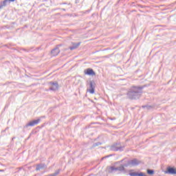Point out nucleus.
<instances>
[{"label":"nucleus","instance_id":"obj_1","mask_svg":"<svg viewBox=\"0 0 176 176\" xmlns=\"http://www.w3.org/2000/svg\"><path fill=\"white\" fill-rule=\"evenodd\" d=\"M142 90H144V86H133L126 93L127 98L129 100H138L142 96Z\"/></svg>","mask_w":176,"mask_h":176},{"label":"nucleus","instance_id":"obj_2","mask_svg":"<svg viewBox=\"0 0 176 176\" xmlns=\"http://www.w3.org/2000/svg\"><path fill=\"white\" fill-rule=\"evenodd\" d=\"M87 91H89L90 94H94L96 91V82L94 80L87 81Z\"/></svg>","mask_w":176,"mask_h":176},{"label":"nucleus","instance_id":"obj_3","mask_svg":"<svg viewBox=\"0 0 176 176\" xmlns=\"http://www.w3.org/2000/svg\"><path fill=\"white\" fill-rule=\"evenodd\" d=\"M123 148L124 146H122L120 145V143L117 142L111 145L109 148V150L113 151V152H118V151H119L120 152H123Z\"/></svg>","mask_w":176,"mask_h":176},{"label":"nucleus","instance_id":"obj_4","mask_svg":"<svg viewBox=\"0 0 176 176\" xmlns=\"http://www.w3.org/2000/svg\"><path fill=\"white\" fill-rule=\"evenodd\" d=\"M110 170L111 171H120L122 174H126V168L122 164H120L118 167L111 166Z\"/></svg>","mask_w":176,"mask_h":176},{"label":"nucleus","instance_id":"obj_5","mask_svg":"<svg viewBox=\"0 0 176 176\" xmlns=\"http://www.w3.org/2000/svg\"><path fill=\"white\" fill-rule=\"evenodd\" d=\"M41 122V119H37V120H34L32 121H30L29 123L26 124L25 125V129L27 127H34V126H36V124H39V122Z\"/></svg>","mask_w":176,"mask_h":176},{"label":"nucleus","instance_id":"obj_6","mask_svg":"<svg viewBox=\"0 0 176 176\" xmlns=\"http://www.w3.org/2000/svg\"><path fill=\"white\" fill-rule=\"evenodd\" d=\"M50 90H52V91H56V90H58V82H50Z\"/></svg>","mask_w":176,"mask_h":176},{"label":"nucleus","instance_id":"obj_7","mask_svg":"<svg viewBox=\"0 0 176 176\" xmlns=\"http://www.w3.org/2000/svg\"><path fill=\"white\" fill-rule=\"evenodd\" d=\"M16 0H4L0 2V10L3 9V8L10 5V2H14Z\"/></svg>","mask_w":176,"mask_h":176},{"label":"nucleus","instance_id":"obj_8","mask_svg":"<svg viewBox=\"0 0 176 176\" xmlns=\"http://www.w3.org/2000/svg\"><path fill=\"white\" fill-rule=\"evenodd\" d=\"M60 46H61V44H59L56 45V47L51 51L52 56H58V54L60 53Z\"/></svg>","mask_w":176,"mask_h":176},{"label":"nucleus","instance_id":"obj_9","mask_svg":"<svg viewBox=\"0 0 176 176\" xmlns=\"http://www.w3.org/2000/svg\"><path fill=\"white\" fill-rule=\"evenodd\" d=\"M84 74L85 75H89V76H96V72L91 68H87L84 70Z\"/></svg>","mask_w":176,"mask_h":176},{"label":"nucleus","instance_id":"obj_10","mask_svg":"<svg viewBox=\"0 0 176 176\" xmlns=\"http://www.w3.org/2000/svg\"><path fill=\"white\" fill-rule=\"evenodd\" d=\"M120 163H122L124 168V167H131L130 160H127V158H124L120 161Z\"/></svg>","mask_w":176,"mask_h":176},{"label":"nucleus","instance_id":"obj_11","mask_svg":"<svg viewBox=\"0 0 176 176\" xmlns=\"http://www.w3.org/2000/svg\"><path fill=\"white\" fill-rule=\"evenodd\" d=\"M175 168L171 167V166H168L166 168V170L164 171L165 174H171V175H175Z\"/></svg>","mask_w":176,"mask_h":176},{"label":"nucleus","instance_id":"obj_12","mask_svg":"<svg viewBox=\"0 0 176 176\" xmlns=\"http://www.w3.org/2000/svg\"><path fill=\"white\" fill-rule=\"evenodd\" d=\"M130 163H131V167H134L135 166H138L140 164V161L137 159H133V160H130Z\"/></svg>","mask_w":176,"mask_h":176},{"label":"nucleus","instance_id":"obj_13","mask_svg":"<svg viewBox=\"0 0 176 176\" xmlns=\"http://www.w3.org/2000/svg\"><path fill=\"white\" fill-rule=\"evenodd\" d=\"M79 46H80V42H79V43H74L73 45L69 47V49L70 50H75V49H78V47H79Z\"/></svg>","mask_w":176,"mask_h":176},{"label":"nucleus","instance_id":"obj_14","mask_svg":"<svg viewBox=\"0 0 176 176\" xmlns=\"http://www.w3.org/2000/svg\"><path fill=\"white\" fill-rule=\"evenodd\" d=\"M45 167H46V164H38L36 166V171H39V170H42V168H45Z\"/></svg>","mask_w":176,"mask_h":176},{"label":"nucleus","instance_id":"obj_15","mask_svg":"<svg viewBox=\"0 0 176 176\" xmlns=\"http://www.w3.org/2000/svg\"><path fill=\"white\" fill-rule=\"evenodd\" d=\"M60 171H61V170L58 169V170H56V172L54 173L50 174V175H48V176H57V175H58V174H60Z\"/></svg>","mask_w":176,"mask_h":176},{"label":"nucleus","instance_id":"obj_16","mask_svg":"<svg viewBox=\"0 0 176 176\" xmlns=\"http://www.w3.org/2000/svg\"><path fill=\"white\" fill-rule=\"evenodd\" d=\"M147 174H148V175H153L155 170L153 169H147Z\"/></svg>","mask_w":176,"mask_h":176},{"label":"nucleus","instance_id":"obj_17","mask_svg":"<svg viewBox=\"0 0 176 176\" xmlns=\"http://www.w3.org/2000/svg\"><path fill=\"white\" fill-rule=\"evenodd\" d=\"M142 108H144L146 109L149 110V109H152V106L151 105H144V106H142Z\"/></svg>","mask_w":176,"mask_h":176},{"label":"nucleus","instance_id":"obj_18","mask_svg":"<svg viewBox=\"0 0 176 176\" xmlns=\"http://www.w3.org/2000/svg\"><path fill=\"white\" fill-rule=\"evenodd\" d=\"M102 143H101V142H96V143H94V144H93V148H96V146H100V145H102Z\"/></svg>","mask_w":176,"mask_h":176},{"label":"nucleus","instance_id":"obj_19","mask_svg":"<svg viewBox=\"0 0 176 176\" xmlns=\"http://www.w3.org/2000/svg\"><path fill=\"white\" fill-rule=\"evenodd\" d=\"M130 176H138L139 173L137 172H133V173H129Z\"/></svg>","mask_w":176,"mask_h":176},{"label":"nucleus","instance_id":"obj_20","mask_svg":"<svg viewBox=\"0 0 176 176\" xmlns=\"http://www.w3.org/2000/svg\"><path fill=\"white\" fill-rule=\"evenodd\" d=\"M138 176H148V175H145V173H142V172H140V173H139V175H138Z\"/></svg>","mask_w":176,"mask_h":176},{"label":"nucleus","instance_id":"obj_21","mask_svg":"<svg viewBox=\"0 0 176 176\" xmlns=\"http://www.w3.org/2000/svg\"><path fill=\"white\" fill-rule=\"evenodd\" d=\"M60 5H69V6H72V5H71V3H60Z\"/></svg>","mask_w":176,"mask_h":176},{"label":"nucleus","instance_id":"obj_22","mask_svg":"<svg viewBox=\"0 0 176 176\" xmlns=\"http://www.w3.org/2000/svg\"><path fill=\"white\" fill-rule=\"evenodd\" d=\"M79 1L80 0H76V3H79Z\"/></svg>","mask_w":176,"mask_h":176},{"label":"nucleus","instance_id":"obj_23","mask_svg":"<svg viewBox=\"0 0 176 176\" xmlns=\"http://www.w3.org/2000/svg\"><path fill=\"white\" fill-rule=\"evenodd\" d=\"M62 10H63L64 12H65V8H63Z\"/></svg>","mask_w":176,"mask_h":176},{"label":"nucleus","instance_id":"obj_24","mask_svg":"<svg viewBox=\"0 0 176 176\" xmlns=\"http://www.w3.org/2000/svg\"><path fill=\"white\" fill-rule=\"evenodd\" d=\"M175 174H176V169H175Z\"/></svg>","mask_w":176,"mask_h":176},{"label":"nucleus","instance_id":"obj_25","mask_svg":"<svg viewBox=\"0 0 176 176\" xmlns=\"http://www.w3.org/2000/svg\"><path fill=\"white\" fill-rule=\"evenodd\" d=\"M34 176H36V175H34Z\"/></svg>","mask_w":176,"mask_h":176}]
</instances>
